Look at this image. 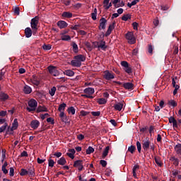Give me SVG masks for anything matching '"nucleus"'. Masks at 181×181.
<instances>
[{
  "label": "nucleus",
  "mask_w": 181,
  "mask_h": 181,
  "mask_svg": "<svg viewBox=\"0 0 181 181\" xmlns=\"http://www.w3.org/2000/svg\"><path fill=\"white\" fill-rule=\"evenodd\" d=\"M28 107H27V111H28V112H32V111H36V108H37V101L32 98L28 100Z\"/></svg>",
  "instance_id": "f257e3e1"
},
{
  "label": "nucleus",
  "mask_w": 181,
  "mask_h": 181,
  "mask_svg": "<svg viewBox=\"0 0 181 181\" xmlns=\"http://www.w3.org/2000/svg\"><path fill=\"white\" fill-rule=\"evenodd\" d=\"M39 24V16H35L34 18H32L30 22V25L33 29V35H35L37 32V25Z\"/></svg>",
  "instance_id": "f03ea898"
},
{
  "label": "nucleus",
  "mask_w": 181,
  "mask_h": 181,
  "mask_svg": "<svg viewBox=\"0 0 181 181\" xmlns=\"http://www.w3.org/2000/svg\"><path fill=\"white\" fill-rule=\"evenodd\" d=\"M142 148L144 151H148L151 148V151H155V146L151 145V141L147 138L146 140H143Z\"/></svg>",
  "instance_id": "7ed1b4c3"
},
{
  "label": "nucleus",
  "mask_w": 181,
  "mask_h": 181,
  "mask_svg": "<svg viewBox=\"0 0 181 181\" xmlns=\"http://www.w3.org/2000/svg\"><path fill=\"white\" fill-rule=\"evenodd\" d=\"M93 45L95 48L98 47V49H101L102 50H104V51L107 49L105 41L104 40H100L99 42H97V41L93 42Z\"/></svg>",
  "instance_id": "20e7f679"
},
{
  "label": "nucleus",
  "mask_w": 181,
  "mask_h": 181,
  "mask_svg": "<svg viewBox=\"0 0 181 181\" xmlns=\"http://www.w3.org/2000/svg\"><path fill=\"white\" fill-rule=\"evenodd\" d=\"M126 39L129 45H135L136 43V39H135V36H134V33L132 32H128L126 34Z\"/></svg>",
  "instance_id": "39448f33"
},
{
  "label": "nucleus",
  "mask_w": 181,
  "mask_h": 181,
  "mask_svg": "<svg viewBox=\"0 0 181 181\" xmlns=\"http://www.w3.org/2000/svg\"><path fill=\"white\" fill-rule=\"evenodd\" d=\"M103 78H105V80H107L108 81H110V80H114V78H115V74H114L112 71L106 70L103 72Z\"/></svg>",
  "instance_id": "423d86ee"
},
{
  "label": "nucleus",
  "mask_w": 181,
  "mask_h": 181,
  "mask_svg": "<svg viewBox=\"0 0 181 181\" xmlns=\"http://www.w3.org/2000/svg\"><path fill=\"white\" fill-rule=\"evenodd\" d=\"M48 71L52 76H54V77H57V76L60 75V71H58L57 67L56 66H48Z\"/></svg>",
  "instance_id": "0eeeda50"
},
{
  "label": "nucleus",
  "mask_w": 181,
  "mask_h": 181,
  "mask_svg": "<svg viewBox=\"0 0 181 181\" xmlns=\"http://www.w3.org/2000/svg\"><path fill=\"white\" fill-rule=\"evenodd\" d=\"M30 82L34 86H39L40 84V76L33 75V76L30 78Z\"/></svg>",
  "instance_id": "6e6552de"
},
{
  "label": "nucleus",
  "mask_w": 181,
  "mask_h": 181,
  "mask_svg": "<svg viewBox=\"0 0 181 181\" xmlns=\"http://www.w3.org/2000/svg\"><path fill=\"white\" fill-rule=\"evenodd\" d=\"M74 167L77 168L78 170H79V172H81V170H83V169L84 168L83 166V160H78L75 161L74 163Z\"/></svg>",
  "instance_id": "1a4fd4ad"
},
{
  "label": "nucleus",
  "mask_w": 181,
  "mask_h": 181,
  "mask_svg": "<svg viewBox=\"0 0 181 181\" xmlns=\"http://www.w3.org/2000/svg\"><path fill=\"white\" fill-rule=\"evenodd\" d=\"M112 4H113L115 8H119V7L125 6V3H124V1H122V0H114L112 1Z\"/></svg>",
  "instance_id": "9d476101"
},
{
  "label": "nucleus",
  "mask_w": 181,
  "mask_h": 181,
  "mask_svg": "<svg viewBox=\"0 0 181 181\" xmlns=\"http://www.w3.org/2000/svg\"><path fill=\"white\" fill-rule=\"evenodd\" d=\"M115 21H113L112 23L109 25L107 30L105 33V36H110L111 35V33L112 32V30H114L115 28Z\"/></svg>",
  "instance_id": "9b49d317"
},
{
  "label": "nucleus",
  "mask_w": 181,
  "mask_h": 181,
  "mask_svg": "<svg viewBox=\"0 0 181 181\" xmlns=\"http://www.w3.org/2000/svg\"><path fill=\"white\" fill-rule=\"evenodd\" d=\"M39 125H40V122H39V120L35 119L30 122V127L33 129H37V128H39Z\"/></svg>",
  "instance_id": "f8f14e48"
},
{
  "label": "nucleus",
  "mask_w": 181,
  "mask_h": 181,
  "mask_svg": "<svg viewBox=\"0 0 181 181\" xmlns=\"http://www.w3.org/2000/svg\"><path fill=\"white\" fill-rule=\"evenodd\" d=\"M6 100H9V95L4 92L0 93V101L4 102L6 101Z\"/></svg>",
  "instance_id": "ddd939ff"
},
{
  "label": "nucleus",
  "mask_w": 181,
  "mask_h": 181,
  "mask_svg": "<svg viewBox=\"0 0 181 181\" xmlns=\"http://www.w3.org/2000/svg\"><path fill=\"white\" fill-rule=\"evenodd\" d=\"M105 25H107V19L105 18H100L99 29H105Z\"/></svg>",
  "instance_id": "4468645a"
},
{
  "label": "nucleus",
  "mask_w": 181,
  "mask_h": 181,
  "mask_svg": "<svg viewBox=\"0 0 181 181\" xmlns=\"http://www.w3.org/2000/svg\"><path fill=\"white\" fill-rule=\"evenodd\" d=\"M69 24L64 21H61L57 22V26L59 29H64V28H67Z\"/></svg>",
  "instance_id": "2eb2a0df"
},
{
  "label": "nucleus",
  "mask_w": 181,
  "mask_h": 181,
  "mask_svg": "<svg viewBox=\"0 0 181 181\" xmlns=\"http://www.w3.org/2000/svg\"><path fill=\"white\" fill-rule=\"evenodd\" d=\"M83 93L88 95H93V94L95 93V90L93 88H86L83 90Z\"/></svg>",
  "instance_id": "dca6fc26"
},
{
  "label": "nucleus",
  "mask_w": 181,
  "mask_h": 181,
  "mask_svg": "<svg viewBox=\"0 0 181 181\" xmlns=\"http://www.w3.org/2000/svg\"><path fill=\"white\" fill-rule=\"evenodd\" d=\"M47 111H49V110L45 105H40L37 108V112H47Z\"/></svg>",
  "instance_id": "f3484780"
},
{
  "label": "nucleus",
  "mask_w": 181,
  "mask_h": 181,
  "mask_svg": "<svg viewBox=\"0 0 181 181\" xmlns=\"http://www.w3.org/2000/svg\"><path fill=\"white\" fill-rule=\"evenodd\" d=\"M76 153V150L74 148H71L69 150V153H66L67 156L71 159H74V154Z\"/></svg>",
  "instance_id": "a211bd4d"
},
{
  "label": "nucleus",
  "mask_w": 181,
  "mask_h": 181,
  "mask_svg": "<svg viewBox=\"0 0 181 181\" xmlns=\"http://www.w3.org/2000/svg\"><path fill=\"white\" fill-rule=\"evenodd\" d=\"M124 107V103H118L114 105V108L116 111H121Z\"/></svg>",
  "instance_id": "6ab92c4d"
},
{
  "label": "nucleus",
  "mask_w": 181,
  "mask_h": 181,
  "mask_svg": "<svg viewBox=\"0 0 181 181\" xmlns=\"http://www.w3.org/2000/svg\"><path fill=\"white\" fill-rule=\"evenodd\" d=\"M62 18H67L68 19H70V18H73V13L69 11H64L62 14Z\"/></svg>",
  "instance_id": "aec40b11"
},
{
  "label": "nucleus",
  "mask_w": 181,
  "mask_h": 181,
  "mask_svg": "<svg viewBox=\"0 0 181 181\" xmlns=\"http://www.w3.org/2000/svg\"><path fill=\"white\" fill-rule=\"evenodd\" d=\"M123 87L126 90H132V88H134V84H132V83H129V82L125 83L123 84Z\"/></svg>",
  "instance_id": "412c9836"
},
{
  "label": "nucleus",
  "mask_w": 181,
  "mask_h": 181,
  "mask_svg": "<svg viewBox=\"0 0 181 181\" xmlns=\"http://www.w3.org/2000/svg\"><path fill=\"white\" fill-rule=\"evenodd\" d=\"M74 59L78 62H80V63H81V62L86 61V57H84V55L82 54L75 56Z\"/></svg>",
  "instance_id": "4be33fe9"
},
{
  "label": "nucleus",
  "mask_w": 181,
  "mask_h": 181,
  "mask_svg": "<svg viewBox=\"0 0 181 181\" xmlns=\"http://www.w3.org/2000/svg\"><path fill=\"white\" fill-rule=\"evenodd\" d=\"M19 127V123L18 122V119H14L13 122L12 124L11 129L12 131H15V129H18Z\"/></svg>",
  "instance_id": "5701e85b"
},
{
  "label": "nucleus",
  "mask_w": 181,
  "mask_h": 181,
  "mask_svg": "<svg viewBox=\"0 0 181 181\" xmlns=\"http://www.w3.org/2000/svg\"><path fill=\"white\" fill-rule=\"evenodd\" d=\"M59 118H61L62 122H67V115L64 114V112L59 113Z\"/></svg>",
  "instance_id": "b1692460"
},
{
  "label": "nucleus",
  "mask_w": 181,
  "mask_h": 181,
  "mask_svg": "<svg viewBox=\"0 0 181 181\" xmlns=\"http://www.w3.org/2000/svg\"><path fill=\"white\" fill-rule=\"evenodd\" d=\"M58 165H61L62 166H64L66 163H67V161L66 160V158L64 157H61L58 160H57Z\"/></svg>",
  "instance_id": "393cba45"
},
{
  "label": "nucleus",
  "mask_w": 181,
  "mask_h": 181,
  "mask_svg": "<svg viewBox=\"0 0 181 181\" xmlns=\"http://www.w3.org/2000/svg\"><path fill=\"white\" fill-rule=\"evenodd\" d=\"M66 107H67V105L64 103H63L62 104H60L59 105L58 107V111H59V112H64V110H66Z\"/></svg>",
  "instance_id": "a878e982"
},
{
  "label": "nucleus",
  "mask_w": 181,
  "mask_h": 181,
  "mask_svg": "<svg viewBox=\"0 0 181 181\" xmlns=\"http://www.w3.org/2000/svg\"><path fill=\"white\" fill-rule=\"evenodd\" d=\"M64 74L68 76V77H73V76H74V71L67 69L64 71Z\"/></svg>",
  "instance_id": "bb28decb"
},
{
  "label": "nucleus",
  "mask_w": 181,
  "mask_h": 181,
  "mask_svg": "<svg viewBox=\"0 0 181 181\" xmlns=\"http://www.w3.org/2000/svg\"><path fill=\"white\" fill-rule=\"evenodd\" d=\"M25 37H30L32 36V29L26 28L25 30Z\"/></svg>",
  "instance_id": "cd10ccee"
},
{
  "label": "nucleus",
  "mask_w": 181,
  "mask_h": 181,
  "mask_svg": "<svg viewBox=\"0 0 181 181\" xmlns=\"http://www.w3.org/2000/svg\"><path fill=\"white\" fill-rule=\"evenodd\" d=\"M23 92L25 93V94H30V93H32V88L26 85L23 88Z\"/></svg>",
  "instance_id": "c85d7f7f"
},
{
  "label": "nucleus",
  "mask_w": 181,
  "mask_h": 181,
  "mask_svg": "<svg viewBox=\"0 0 181 181\" xmlns=\"http://www.w3.org/2000/svg\"><path fill=\"white\" fill-rule=\"evenodd\" d=\"M71 63V65L74 66V67H80L81 66V62H80L77 59L72 60Z\"/></svg>",
  "instance_id": "c756f323"
},
{
  "label": "nucleus",
  "mask_w": 181,
  "mask_h": 181,
  "mask_svg": "<svg viewBox=\"0 0 181 181\" xmlns=\"http://www.w3.org/2000/svg\"><path fill=\"white\" fill-rule=\"evenodd\" d=\"M108 152H110V146H106L103 153L102 154L103 159H105V157L108 155Z\"/></svg>",
  "instance_id": "7c9ffc66"
},
{
  "label": "nucleus",
  "mask_w": 181,
  "mask_h": 181,
  "mask_svg": "<svg viewBox=\"0 0 181 181\" xmlns=\"http://www.w3.org/2000/svg\"><path fill=\"white\" fill-rule=\"evenodd\" d=\"M175 151L177 155H181V144H178L175 146Z\"/></svg>",
  "instance_id": "2f4dec72"
},
{
  "label": "nucleus",
  "mask_w": 181,
  "mask_h": 181,
  "mask_svg": "<svg viewBox=\"0 0 181 181\" xmlns=\"http://www.w3.org/2000/svg\"><path fill=\"white\" fill-rule=\"evenodd\" d=\"M61 36V40H64V42H69V40H71V37L70 35H60Z\"/></svg>",
  "instance_id": "473e14b6"
},
{
  "label": "nucleus",
  "mask_w": 181,
  "mask_h": 181,
  "mask_svg": "<svg viewBox=\"0 0 181 181\" xmlns=\"http://www.w3.org/2000/svg\"><path fill=\"white\" fill-rule=\"evenodd\" d=\"M67 111H68V114H71L72 115H74V114H76V109L73 106L69 107L67 109Z\"/></svg>",
  "instance_id": "72a5a7b5"
},
{
  "label": "nucleus",
  "mask_w": 181,
  "mask_h": 181,
  "mask_svg": "<svg viewBox=\"0 0 181 181\" xmlns=\"http://www.w3.org/2000/svg\"><path fill=\"white\" fill-rule=\"evenodd\" d=\"M57 89L56 88V86H53L49 91V95H51V97H53L54 95V94H56V90Z\"/></svg>",
  "instance_id": "f704fd0d"
},
{
  "label": "nucleus",
  "mask_w": 181,
  "mask_h": 181,
  "mask_svg": "<svg viewBox=\"0 0 181 181\" xmlns=\"http://www.w3.org/2000/svg\"><path fill=\"white\" fill-rule=\"evenodd\" d=\"M171 162L173 163V165L177 166L179 165V159L176 158L175 157H171L170 159Z\"/></svg>",
  "instance_id": "c9c22d12"
},
{
  "label": "nucleus",
  "mask_w": 181,
  "mask_h": 181,
  "mask_svg": "<svg viewBox=\"0 0 181 181\" xmlns=\"http://www.w3.org/2000/svg\"><path fill=\"white\" fill-rule=\"evenodd\" d=\"M138 2H139V0H133L131 3L127 4V6L129 8H132V6L136 5Z\"/></svg>",
  "instance_id": "e433bc0d"
},
{
  "label": "nucleus",
  "mask_w": 181,
  "mask_h": 181,
  "mask_svg": "<svg viewBox=\"0 0 181 181\" xmlns=\"http://www.w3.org/2000/svg\"><path fill=\"white\" fill-rule=\"evenodd\" d=\"M27 175H29L31 177H34L35 176V170L33 169H28L27 170Z\"/></svg>",
  "instance_id": "4c0bfd02"
},
{
  "label": "nucleus",
  "mask_w": 181,
  "mask_h": 181,
  "mask_svg": "<svg viewBox=\"0 0 181 181\" xmlns=\"http://www.w3.org/2000/svg\"><path fill=\"white\" fill-rule=\"evenodd\" d=\"M54 160L53 159H52V158H49L48 160V166H49V168H53V166H54Z\"/></svg>",
  "instance_id": "58836bf2"
},
{
  "label": "nucleus",
  "mask_w": 181,
  "mask_h": 181,
  "mask_svg": "<svg viewBox=\"0 0 181 181\" xmlns=\"http://www.w3.org/2000/svg\"><path fill=\"white\" fill-rule=\"evenodd\" d=\"M94 153V148L92 146H89L86 150L87 155H91V153Z\"/></svg>",
  "instance_id": "ea45409f"
},
{
  "label": "nucleus",
  "mask_w": 181,
  "mask_h": 181,
  "mask_svg": "<svg viewBox=\"0 0 181 181\" xmlns=\"http://www.w3.org/2000/svg\"><path fill=\"white\" fill-rule=\"evenodd\" d=\"M98 103L100 104V105H102L103 104H107V100H105V98H99L98 100Z\"/></svg>",
  "instance_id": "a19ab883"
},
{
  "label": "nucleus",
  "mask_w": 181,
  "mask_h": 181,
  "mask_svg": "<svg viewBox=\"0 0 181 181\" xmlns=\"http://www.w3.org/2000/svg\"><path fill=\"white\" fill-rule=\"evenodd\" d=\"M26 175H28V170H26L25 168H22L21 170L20 175L21 176H26Z\"/></svg>",
  "instance_id": "79ce46f5"
},
{
  "label": "nucleus",
  "mask_w": 181,
  "mask_h": 181,
  "mask_svg": "<svg viewBox=\"0 0 181 181\" xmlns=\"http://www.w3.org/2000/svg\"><path fill=\"white\" fill-rule=\"evenodd\" d=\"M8 127V124L7 123H5L4 125H2L1 127H0V134H1V132H4L6 129Z\"/></svg>",
  "instance_id": "37998d69"
},
{
  "label": "nucleus",
  "mask_w": 181,
  "mask_h": 181,
  "mask_svg": "<svg viewBox=\"0 0 181 181\" xmlns=\"http://www.w3.org/2000/svg\"><path fill=\"white\" fill-rule=\"evenodd\" d=\"M128 19H131V16L129 14H125L122 17V21H127Z\"/></svg>",
  "instance_id": "c03bdc74"
},
{
  "label": "nucleus",
  "mask_w": 181,
  "mask_h": 181,
  "mask_svg": "<svg viewBox=\"0 0 181 181\" xmlns=\"http://www.w3.org/2000/svg\"><path fill=\"white\" fill-rule=\"evenodd\" d=\"M155 162L158 166H162V161H160V158L156 157L155 158Z\"/></svg>",
  "instance_id": "a18cd8bd"
},
{
  "label": "nucleus",
  "mask_w": 181,
  "mask_h": 181,
  "mask_svg": "<svg viewBox=\"0 0 181 181\" xmlns=\"http://www.w3.org/2000/svg\"><path fill=\"white\" fill-rule=\"evenodd\" d=\"M42 49L44 50H50L52 49V45H42Z\"/></svg>",
  "instance_id": "49530a36"
},
{
  "label": "nucleus",
  "mask_w": 181,
  "mask_h": 181,
  "mask_svg": "<svg viewBox=\"0 0 181 181\" xmlns=\"http://www.w3.org/2000/svg\"><path fill=\"white\" fill-rule=\"evenodd\" d=\"M72 46L74 52H75V53H76V52H78V46L77 45V44H76V42H73Z\"/></svg>",
  "instance_id": "de8ad7c7"
},
{
  "label": "nucleus",
  "mask_w": 181,
  "mask_h": 181,
  "mask_svg": "<svg viewBox=\"0 0 181 181\" xmlns=\"http://www.w3.org/2000/svg\"><path fill=\"white\" fill-rule=\"evenodd\" d=\"M137 151L139 153H141V149H142V146L141 145V142H136Z\"/></svg>",
  "instance_id": "09e8293b"
},
{
  "label": "nucleus",
  "mask_w": 181,
  "mask_h": 181,
  "mask_svg": "<svg viewBox=\"0 0 181 181\" xmlns=\"http://www.w3.org/2000/svg\"><path fill=\"white\" fill-rule=\"evenodd\" d=\"M148 53H150V54H152V53H153V47L151 44L148 45Z\"/></svg>",
  "instance_id": "8fccbe9b"
},
{
  "label": "nucleus",
  "mask_w": 181,
  "mask_h": 181,
  "mask_svg": "<svg viewBox=\"0 0 181 181\" xmlns=\"http://www.w3.org/2000/svg\"><path fill=\"white\" fill-rule=\"evenodd\" d=\"M91 114L93 117H100V115H101V112L100 111L91 112Z\"/></svg>",
  "instance_id": "3c124183"
},
{
  "label": "nucleus",
  "mask_w": 181,
  "mask_h": 181,
  "mask_svg": "<svg viewBox=\"0 0 181 181\" xmlns=\"http://www.w3.org/2000/svg\"><path fill=\"white\" fill-rule=\"evenodd\" d=\"M135 149H136L135 146H131L130 147H129L128 151L129 152L134 153V152H135Z\"/></svg>",
  "instance_id": "603ef678"
},
{
  "label": "nucleus",
  "mask_w": 181,
  "mask_h": 181,
  "mask_svg": "<svg viewBox=\"0 0 181 181\" xmlns=\"http://www.w3.org/2000/svg\"><path fill=\"white\" fill-rule=\"evenodd\" d=\"M124 71L128 74H131V73H132V69L129 66L127 68H125Z\"/></svg>",
  "instance_id": "864d4df0"
},
{
  "label": "nucleus",
  "mask_w": 181,
  "mask_h": 181,
  "mask_svg": "<svg viewBox=\"0 0 181 181\" xmlns=\"http://www.w3.org/2000/svg\"><path fill=\"white\" fill-rule=\"evenodd\" d=\"M47 117H50V115H49V113H45L42 115H40V118L41 119H46Z\"/></svg>",
  "instance_id": "5fc2aeb1"
},
{
  "label": "nucleus",
  "mask_w": 181,
  "mask_h": 181,
  "mask_svg": "<svg viewBox=\"0 0 181 181\" xmlns=\"http://www.w3.org/2000/svg\"><path fill=\"white\" fill-rule=\"evenodd\" d=\"M169 105H172V107H177V103H176V101L175 100H170L168 103Z\"/></svg>",
  "instance_id": "6e6d98bb"
},
{
  "label": "nucleus",
  "mask_w": 181,
  "mask_h": 181,
  "mask_svg": "<svg viewBox=\"0 0 181 181\" xmlns=\"http://www.w3.org/2000/svg\"><path fill=\"white\" fill-rule=\"evenodd\" d=\"M121 66H122V67H124L126 69L129 66V64H128L126 61H122L121 62Z\"/></svg>",
  "instance_id": "4d7b16f0"
},
{
  "label": "nucleus",
  "mask_w": 181,
  "mask_h": 181,
  "mask_svg": "<svg viewBox=\"0 0 181 181\" xmlns=\"http://www.w3.org/2000/svg\"><path fill=\"white\" fill-rule=\"evenodd\" d=\"M111 173H112V171L110 168H107L105 170L106 176H110Z\"/></svg>",
  "instance_id": "13d9d810"
},
{
  "label": "nucleus",
  "mask_w": 181,
  "mask_h": 181,
  "mask_svg": "<svg viewBox=\"0 0 181 181\" xmlns=\"http://www.w3.org/2000/svg\"><path fill=\"white\" fill-rule=\"evenodd\" d=\"M46 161V159H40V158H37V162L39 163V165H42V163H44V162Z\"/></svg>",
  "instance_id": "bf43d9fd"
},
{
  "label": "nucleus",
  "mask_w": 181,
  "mask_h": 181,
  "mask_svg": "<svg viewBox=\"0 0 181 181\" xmlns=\"http://www.w3.org/2000/svg\"><path fill=\"white\" fill-rule=\"evenodd\" d=\"M100 163L103 166V168H105V166H107V161H105V160H100Z\"/></svg>",
  "instance_id": "052dcab7"
},
{
  "label": "nucleus",
  "mask_w": 181,
  "mask_h": 181,
  "mask_svg": "<svg viewBox=\"0 0 181 181\" xmlns=\"http://www.w3.org/2000/svg\"><path fill=\"white\" fill-rule=\"evenodd\" d=\"M155 132V127L153 126H150L149 127V134L152 135Z\"/></svg>",
  "instance_id": "680f3d73"
},
{
  "label": "nucleus",
  "mask_w": 181,
  "mask_h": 181,
  "mask_svg": "<svg viewBox=\"0 0 181 181\" xmlns=\"http://www.w3.org/2000/svg\"><path fill=\"white\" fill-rule=\"evenodd\" d=\"M132 26H133V29H134V30H138V23L134 22L132 23Z\"/></svg>",
  "instance_id": "e2e57ef3"
},
{
  "label": "nucleus",
  "mask_w": 181,
  "mask_h": 181,
  "mask_svg": "<svg viewBox=\"0 0 181 181\" xmlns=\"http://www.w3.org/2000/svg\"><path fill=\"white\" fill-rule=\"evenodd\" d=\"M10 176H13L15 175V170L13 168H10V173H9Z\"/></svg>",
  "instance_id": "0e129e2a"
},
{
  "label": "nucleus",
  "mask_w": 181,
  "mask_h": 181,
  "mask_svg": "<svg viewBox=\"0 0 181 181\" xmlns=\"http://www.w3.org/2000/svg\"><path fill=\"white\" fill-rule=\"evenodd\" d=\"M47 122H51L52 124H54V119L52 117H48L47 119Z\"/></svg>",
  "instance_id": "69168bd1"
},
{
  "label": "nucleus",
  "mask_w": 181,
  "mask_h": 181,
  "mask_svg": "<svg viewBox=\"0 0 181 181\" xmlns=\"http://www.w3.org/2000/svg\"><path fill=\"white\" fill-rule=\"evenodd\" d=\"M77 139H78V141H83V139H84V135H83V134L78 135Z\"/></svg>",
  "instance_id": "338daca9"
},
{
  "label": "nucleus",
  "mask_w": 181,
  "mask_h": 181,
  "mask_svg": "<svg viewBox=\"0 0 181 181\" xmlns=\"http://www.w3.org/2000/svg\"><path fill=\"white\" fill-rule=\"evenodd\" d=\"M54 156H56V158H60L62 156V152H56L54 153Z\"/></svg>",
  "instance_id": "774afa93"
}]
</instances>
